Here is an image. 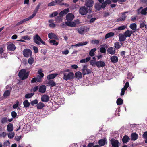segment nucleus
Masks as SVG:
<instances>
[{"label": "nucleus", "mask_w": 147, "mask_h": 147, "mask_svg": "<svg viewBox=\"0 0 147 147\" xmlns=\"http://www.w3.org/2000/svg\"><path fill=\"white\" fill-rule=\"evenodd\" d=\"M38 74H39L36 77H34L32 78L31 81V83L38 82H41L42 81V78L43 77L44 74L42 73V71L39 70L38 71Z\"/></svg>", "instance_id": "obj_1"}, {"label": "nucleus", "mask_w": 147, "mask_h": 147, "mask_svg": "<svg viewBox=\"0 0 147 147\" xmlns=\"http://www.w3.org/2000/svg\"><path fill=\"white\" fill-rule=\"evenodd\" d=\"M30 72L26 71L25 69L21 70L18 73V76L19 78H21L22 80H24L27 79L28 77Z\"/></svg>", "instance_id": "obj_2"}, {"label": "nucleus", "mask_w": 147, "mask_h": 147, "mask_svg": "<svg viewBox=\"0 0 147 147\" xmlns=\"http://www.w3.org/2000/svg\"><path fill=\"white\" fill-rule=\"evenodd\" d=\"M33 40L34 42L40 45V43L43 45H45V43L41 39L38 34H36L33 38Z\"/></svg>", "instance_id": "obj_3"}, {"label": "nucleus", "mask_w": 147, "mask_h": 147, "mask_svg": "<svg viewBox=\"0 0 147 147\" xmlns=\"http://www.w3.org/2000/svg\"><path fill=\"white\" fill-rule=\"evenodd\" d=\"M89 28L85 26L81 27L79 28H77L76 30L78 33L81 34H84V33L89 31Z\"/></svg>", "instance_id": "obj_4"}, {"label": "nucleus", "mask_w": 147, "mask_h": 147, "mask_svg": "<svg viewBox=\"0 0 147 147\" xmlns=\"http://www.w3.org/2000/svg\"><path fill=\"white\" fill-rule=\"evenodd\" d=\"M63 78L66 81L68 80L73 79L74 78V74L73 72H69L68 74L64 73Z\"/></svg>", "instance_id": "obj_5"}, {"label": "nucleus", "mask_w": 147, "mask_h": 147, "mask_svg": "<svg viewBox=\"0 0 147 147\" xmlns=\"http://www.w3.org/2000/svg\"><path fill=\"white\" fill-rule=\"evenodd\" d=\"M24 56L26 57H31L32 55V53L31 50L29 49H26L23 51Z\"/></svg>", "instance_id": "obj_6"}, {"label": "nucleus", "mask_w": 147, "mask_h": 147, "mask_svg": "<svg viewBox=\"0 0 147 147\" xmlns=\"http://www.w3.org/2000/svg\"><path fill=\"white\" fill-rule=\"evenodd\" d=\"M88 8L85 6L81 7L79 10V12L82 15H86L88 13Z\"/></svg>", "instance_id": "obj_7"}, {"label": "nucleus", "mask_w": 147, "mask_h": 147, "mask_svg": "<svg viewBox=\"0 0 147 147\" xmlns=\"http://www.w3.org/2000/svg\"><path fill=\"white\" fill-rule=\"evenodd\" d=\"M82 72L83 75H85L86 74H89L91 72L90 69L87 68V65H84L83 66V68L82 69Z\"/></svg>", "instance_id": "obj_8"}, {"label": "nucleus", "mask_w": 147, "mask_h": 147, "mask_svg": "<svg viewBox=\"0 0 147 147\" xmlns=\"http://www.w3.org/2000/svg\"><path fill=\"white\" fill-rule=\"evenodd\" d=\"M93 63L95 64L98 68L104 67L105 65V63L104 61H99L93 62Z\"/></svg>", "instance_id": "obj_9"}, {"label": "nucleus", "mask_w": 147, "mask_h": 147, "mask_svg": "<svg viewBox=\"0 0 147 147\" xmlns=\"http://www.w3.org/2000/svg\"><path fill=\"white\" fill-rule=\"evenodd\" d=\"M7 49L8 50L10 51H13L16 49V47L14 44L10 42L7 44Z\"/></svg>", "instance_id": "obj_10"}, {"label": "nucleus", "mask_w": 147, "mask_h": 147, "mask_svg": "<svg viewBox=\"0 0 147 147\" xmlns=\"http://www.w3.org/2000/svg\"><path fill=\"white\" fill-rule=\"evenodd\" d=\"M111 143L112 147H118L119 142L118 140L113 138L110 140Z\"/></svg>", "instance_id": "obj_11"}, {"label": "nucleus", "mask_w": 147, "mask_h": 147, "mask_svg": "<svg viewBox=\"0 0 147 147\" xmlns=\"http://www.w3.org/2000/svg\"><path fill=\"white\" fill-rule=\"evenodd\" d=\"M59 0H55L51 2L48 4V6H55L56 5H60L61 3L60 1H59Z\"/></svg>", "instance_id": "obj_12"}, {"label": "nucleus", "mask_w": 147, "mask_h": 147, "mask_svg": "<svg viewBox=\"0 0 147 147\" xmlns=\"http://www.w3.org/2000/svg\"><path fill=\"white\" fill-rule=\"evenodd\" d=\"M102 5H103V4L100 5V3H97L95 4L94 5V8L96 10L99 11L100 10L101 8H105V7H103V6Z\"/></svg>", "instance_id": "obj_13"}, {"label": "nucleus", "mask_w": 147, "mask_h": 147, "mask_svg": "<svg viewBox=\"0 0 147 147\" xmlns=\"http://www.w3.org/2000/svg\"><path fill=\"white\" fill-rule=\"evenodd\" d=\"M46 90V86L45 85H42L39 88V91L42 93H45Z\"/></svg>", "instance_id": "obj_14"}, {"label": "nucleus", "mask_w": 147, "mask_h": 147, "mask_svg": "<svg viewBox=\"0 0 147 147\" xmlns=\"http://www.w3.org/2000/svg\"><path fill=\"white\" fill-rule=\"evenodd\" d=\"M74 18V16L72 13H69L66 16V19L68 21H71Z\"/></svg>", "instance_id": "obj_15"}, {"label": "nucleus", "mask_w": 147, "mask_h": 147, "mask_svg": "<svg viewBox=\"0 0 147 147\" xmlns=\"http://www.w3.org/2000/svg\"><path fill=\"white\" fill-rule=\"evenodd\" d=\"M107 52L108 53L111 55H114L116 53L115 49L113 47H110L107 49Z\"/></svg>", "instance_id": "obj_16"}, {"label": "nucleus", "mask_w": 147, "mask_h": 147, "mask_svg": "<svg viewBox=\"0 0 147 147\" xmlns=\"http://www.w3.org/2000/svg\"><path fill=\"white\" fill-rule=\"evenodd\" d=\"M48 36L50 39L54 38L56 40L58 39V36L55 34L53 33H49Z\"/></svg>", "instance_id": "obj_17"}, {"label": "nucleus", "mask_w": 147, "mask_h": 147, "mask_svg": "<svg viewBox=\"0 0 147 147\" xmlns=\"http://www.w3.org/2000/svg\"><path fill=\"white\" fill-rule=\"evenodd\" d=\"M49 100V96L47 95H43L41 97V100L44 102H47Z\"/></svg>", "instance_id": "obj_18"}, {"label": "nucleus", "mask_w": 147, "mask_h": 147, "mask_svg": "<svg viewBox=\"0 0 147 147\" xmlns=\"http://www.w3.org/2000/svg\"><path fill=\"white\" fill-rule=\"evenodd\" d=\"M58 75L57 73L50 74L47 76V79L49 80H52L51 79H54Z\"/></svg>", "instance_id": "obj_19"}, {"label": "nucleus", "mask_w": 147, "mask_h": 147, "mask_svg": "<svg viewBox=\"0 0 147 147\" xmlns=\"http://www.w3.org/2000/svg\"><path fill=\"white\" fill-rule=\"evenodd\" d=\"M65 24L67 26L71 27H75L77 25L76 24L73 22L67 21L65 22Z\"/></svg>", "instance_id": "obj_20"}, {"label": "nucleus", "mask_w": 147, "mask_h": 147, "mask_svg": "<svg viewBox=\"0 0 147 147\" xmlns=\"http://www.w3.org/2000/svg\"><path fill=\"white\" fill-rule=\"evenodd\" d=\"M94 1L92 0H88L86 3L85 5L86 7H92L93 5Z\"/></svg>", "instance_id": "obj_21"}, {"label": "nucleus", "mask_w": 147, "mask_h": 147, "mask_svg": "<svg viewBox=\"0 0 147 147\" xmlns=\"http://www.w3.org/2000/svg\"><path fill=\"white\" fill-rule=\"evenodd\" d=\"M138 137V135L136 133H132L131 135V139L133 141H135L137 140Z\"/></svg>", "instance_id": "obj_22"}, {"label": "nucleus", "mask_w": 147, "mask_h": 147, "mask_svg": "<svg viewBox=\"0 0 147 147\" xmlns=\"http://www.w3.org/2000/svg\"><path fill=\"white\" fill-rule=\"evenodd\" d=\"M41 4L40 3H39L36 7L35 10L33 12V13L32 14V16L34 18L36 15V13L38 12V10L39 9V8Z\"/></svg>", "instance_id": "obj_23"}, {"label": "nucleus", "mask_w": 147, "mask_h": 147, "mask_svg": "<svg viewBox=\"0 0 147 147\" xmlns=\"http://www.w3.org/2000/svg\"><path fill=\"white\" fill-rule=\"evenodd\" d=\"M119 40L120 42H124L126 38L124 34H120L119 35Z\"/></svg>", "instance_id": "obj_24"}, {"label": "nucleus", "mask_w": 147, "mask_h": 147, "mask_svg": "<svg viewBox=\"0 0 147 147\" xmlns=\"http://www.w3.org/2000/svg\"><path fill=\"white\" fill-rule=\"evenodd\" d=\"M110 59L111 62L113 63H116L118 61V58L116 56H113L111 57Z\"/></svg>", "instance_id": "obj_25"}, {"label": "nucleus", "mask_w": 147, "mask_h": 147, "mask_svg": "<svg viewBox=\"0 0 147 147\" xmlns=\"http://www.w3.org/2000/svg\"><path fill=\"white\" fill-rule=\"evenodd\" d=\"M133 34V32L131 30H127L124 33V34L125 35L126 38L130 37L131 35Z\"/></svg>", "instance_id": "obj_26"}, {"label": "nucleus", "mask_w": 147, "mask_h": 147, "mask_svg": "<svg viewBox=\"0 0 147 147\" xmlns=\"http://www.w3.org/2000/svg\"><path fill=\"white\" fill-rule=\"evenodd\" d=\"M47 84L49 86L51 87L55 86H56V83L53 80H49L48 81Z\"/></svg>", "instance_id": "obj_27"}, {"label": "nucleus", "mask_w": 147, "mask_h": 147, "mask_svg": "<svg viewBox=\"0 0 147 147\" xmlns=\"http://www.w3.org/2000/svg\"><path fill=\"white\" fill-rule=\"evenodd\" d=\"M130 140L129 138L127 135H125L122 138V140L123 143H127Z\"/></svg>", "instance_id": "obj_28"}, {"label": "nucleus", "mask_w": 147, "mask_h": 147, "mask_svg": "<svg viewBox=\"0 0 147 147\" xmlns=\"http://www.w3.org/2000/svg\"><path fill=\"white\" fill-rule=\"evenodd\" d=\"M7 130L8 132H11L13 131V124L11 123H9L7 125Z\"/></svg>", "instance_id": "obj_29"}, {"label": "nucleus", "mask_w": 147, "mask_h": 147, "mask_svg": "<svg viewBox=\"0 0 147 147\" xmlns=\"http://www.w3.org/2000/svg\"><path fill=\"white\" fill-rule=\"evenodd\" d=\"M114 35V33L112 32H110L106 34L105 36V39H107V38L111 37Z\"/></svg>", "instance_id": "obj_30"}, {"label": "nucleus", "mask_w": 147, "mask_h": 147, "mask_svg": "<svg viewBox=\"0 0 147 147\" xmlns=\"http://www.w3.org/2000/svg\"><path fill=\"white\" fill-rule=\"evenodd\" d=\"M97 50L96 48H94L92 49L89 52V55L91 57H93L94 56V53Z\"/></svg>", "instance_id": "obj_31"}, {"label": "nucleus", "mask_w": 147, "mask_h": 147, "mask_svg": "<svg viewBox=\"0 0 147 147\" xmlns=\"http://www.w3.org/2000/svg\"><path fill=\"white\" fill-rule=\"evenodd\" d=\"M76 77L78 79H79L82 77V74L81 72L79 71L76 72L75 73Z\"/></svg>", "instance_id": "obj_32"}, {"label": "nucleus", "mask_w": 147, "mask_h": 147, "mask_svg": "<svg viewBox=\"0 0 147 147\" xmlns=\"http://www.w3.org/2000/svg\"><path fill=\"white\" fill-rule=\"evenodd\" d=\"M45 106V105L43 103L40 102L39 103H38L36 106L38 109H41L43 108Z\"/></svg>", "instance_id": "obj_33"}, {"label": "nucleus", "mask_w": 147, "mask_h": 147, "mask_svg": "<svg viewBox=\"0 0 147 147\" xmlns=\"http://www.w3.org/2000/svg\"><path fill=\"white\" fill-rule=\"evenodd\" d=\"M105 139H100L98 141V144L100 146H102L105 145Z\"/></svg>", "instance_id": "obj_34"}, {"label": "nucleus", "mask_w": 147, "mask_h": 147, "mask_svg": "<svg viewBox=\"0 0 147 147\" xmlns=\"http://www.w3.org/2000/svg\"><path fill=\"white\" fill-rule=\"evenodd\" d=\"M23 104L24 107L26 108L30 106V104L28 100H26L24 101Z\"/></svg>", "instance_id": "obj_35"}, {"label": "nucleus", "mask_w": 147, "mask_h": 147, "mask_svg": "<svg viewBox=\"0 0 147 147\" xmlns=\"http://www.w3.org/2000/svg\"><path fill=\"white\" fill-rule=\"evenodd\" d=\"M130 28L133 30H135L136 29L137 25L135 23L131 24L129 26Z\"/></svg>", "instance_id": "obj_36"}, {"label": "nucleus", "mask_w": 147, "mask_h": 147, "mask_svg": "<svg viewBox=\"0 0 147 147\" xmlns=\"http://www.w3.org/2000/svg\"><path fill=\"white\" fill-rule=\"evenodd\" d=\"M11 89H12V88H11L10 90H6L4 92V93L3 94L4 96L5 97L9 96L10 94L11 90Z\"/></svg>", "instance_id": "obj_37"}, {"label": "nucleus", "mask_w": 147, "mask_h": 147, "mask_svg": "<svg viewBox=\"0 0 147 147\" xmlns=\"http://www.w3.org/2000/svg\"><path fill=\"white\" fill-rule=\"evenodd\" d=\"M126 28H127L126 26L125 25H123L118 27L116 29V30H122L125 29Z\"/></svg>", "instance_id": "obj_38"}, {"label": "nucleus", "mask_w": 147, "mask_h": 147, "mask_svg": "<svg viewBox=\"0 0 147 147\" xmlns=\"http://www.w3.org/2000/svg\"><path fill=\"white\" fill-rule=\"evenodd\" d=\"M90 57H86L85 59H83L81 60L80 62V63H85L87 62L90 60Z\"/></svg>", "instance_id": "obj_39"}, {"label": "nucleus", "mask_w": 147, "mask_h": 147, "mask_svg": "<svg viewBox=\"0 0 147 147\" xmlns=\"http://www.w3.org/2000/svg\"><path fill=\"white\" fill-rule=\"evenodd\" d=\"M111 2L110 0H106L105 1H104V2L103 3H102L103 4V5H102L103 7L105 8L106 7V5L107 4H111Z\"/></svg>", "instance_id": "obj_40"}, {"label": "nucleus", "mask_w": 147, "mask_h": 147, "mask_svg": "<svg viewBox=\"0 0 147 147\" xmlns=\"http://www.w3.org/2000/svg\"><path fill=\"white\" fill-rule=\"evenodd\" d=\"M114 47L116 49H119L121 47V45L119 42H116L114 44Z\"/></svg>", "instance_id": "obj_41"}, {"label": "nucleus", "mask_w": 147, "mask_h": 147, "mask_svg": "<svg viewBox=\"0 0 147 147\" xmlns=\"http://www.w3.org/2000/svg\"><path fill=\"white\" fill-rule=\"evenodd\" d=\"M147 7L145 8L142 9L140 12L141 14L146 15L147 14Z\"/></svg>", "instance_id": "obj_42"}, {"label": "nucleus", "mask_w": 147, "mask_h": 147, "mask_svg": "<svg viewBox=\"0 0 147 147\" xmlns=\"http://www.w3.org/2000/svg\"><path fill=\"white\" fill-rule=\"evenodd\" d=\"M33 18V16L32 15H31L30 16H29V17L27 18H25V19H24L23 20H22V21L23 23L25 22H26L30 20L31 19H32Z\"/></svg>", "instance_id": "obj_43"}, {"label": "nucleus", "mask_w": 147, "mask_h": 147, "mask_svg": "<svg viewBox=\"0 0 147 147\" xmlns=\"http://www.w3.org/2000/svg\"><path fill=\"white\" fill-rule=\"evenodd\" d=\"M34 94V93H28L25 95V97L26 98H31Z\"/></svg>", "instance_id": "obj_44"}, {"label": "nucleus", "mask_w": 147, "mask_h": 147, "mask_svg": "<svg viewBox=\"0 0 147 147\" xmlns=\"http://www.w3.org/2000/svg\"><path fill=\"white\" fill-rule=\"evenodd\" d=\"M7 121V118L6 117L2 118L1 120V122L2 124H4L5 123H6Z\"/></svg>", "instance_id": "obj_45"}, {"label": "nucleus", "mask_w": 147, "mask_h": 147, "mask_svg": "<svg viewBox=\"0 0 147 147\" xmlns=\"http://www.w3.org/2000/svg\"><path fill=\"white\" fill-rule=\"evenodd\" d=\"M116 103L118 105L122 104L123 103V100L121 98H118L117 100Z\"/></svg>", "instance_id": "obj_46"}, {"label": "nucleus", "mask_w": 147, "mask_h": 147, "mask_svg": "<svg viewBox=\"0 0 147 147\" xmlns=\"http://www.w3.org/2000/svg\"><path fill=\"white\" fill-rule=\"evenodd\" d=\"M9 138L10 139L13 138L15 136V133L13 132L9 133L7 134Z\"/></svg>", "instance_id": "obj_47"}, {"label": "nucleus", "mask_w": 147, "mask_h": 147, "mask_svg": "<svg viewBox=\"0 0 147 147\" xmlns=\"http://www.w3.org/2000/svg\"><path fill=\"white\" fill-rule=\"evenodd\" d=\"M127 13V12H124L122 13L121 16V19L122 20H123V21L125 20L127 17L125 14Z\"/></svg>", "instance_id": "obj_48"}, {"label": "nucleus", "mask_w": 147, "mask_h": 147, "mask_svg": "<svg viewBox=\"0 0 147 147\" xmlns=\"http://www.w3.org/2000/svg\"><path fill=\"white\" fill-rule=\"evenodd\" d=\"M142 137L146 139L145 142L147 143V131H146L144 133Z\"/></svg>", "instance_id": "obj_49"}, {"label": "nucleus", "mask_w": 147, "mask_h": 147, "mask_svg": "<svg viewBox=\"0 0 147 147\" xmlns=\"http://www.w3.org/2000/svg\"><path fill=\"white\" fill-rule=\"evenodd\" d=\"M21 38L22 39L26 40H30L31 39L30 37L28 35H26L22 36Z\"/></svg>", "instance_id": "obj_50"}, {"label": "nucleus", "mask_w": 147, "mask_h": 147, "mask_svg": "<svg viewBox=\"0 0 147 147\" xmlns=\"http://www.w3.org/2000/svg\"><path fill=\"white\" fill-rule=\"evenodd\" d=\"M50 43L51 44H53V45L57 46L58 44V42H56V40H51L50 41Z\"/></svg>", "instance_id": "obj_51"}, {"label": "nucleus", "mask_w": 147, "mask_h": 147, "mask_svg": "<svg viewBox=\"0 0 147 147\" xmlns=\"http://www.w3.org/2000/svg\"><path fill=\"white\" fill-rule=\"evenodd\" d=\"M34 61V59L32 57H31L28 60V63L30 65H32L33 64Z\"/></svg>", "instance_id": "obj_52"}, {"label": "nucleus", "mask_w": 147, "mask_h": 147, "mask_svg": "<svg viewBox=\"0 0 147 147\" xmlns=\"http://www.w3.org/2000/svg\"><path fill=\"white\" fill-rule=\"evenodd\" d=\"M62 20V17H61V16H57V17L55 19V20L56 21L58 22H61Z\"/></svg>", "instance_id": "obj_53"}, {"label": "nucleus", "mask_w": 147, "mask_h": 147, "mask_svg": "<svg viewBox=\"0 0 147 147\" xmlns=\"http://www.w3.org/2000/svg\"><path fill=\"white\" fill-rule=\"evenodd\" d=\"M38 103V101L37 99H35L33 101H31L30 104L32 106H33L35 104H37Z\"/></svg>", "instance_id": "obj_54"}, {"label": "nucleus", "mask_w": 147, "mask_h": 147, "mask_svg": "<svg viewBox=\"0 0 147 147\" xmlns=\"http://www.w3.org/2000/svg\"><path fill=\"white\" fill-rule=\"evenodd\" d=\"M11 115L13 118H15L17 115V113L14 111H12L11 113Z\"/></svg>", "instance_id": "obj_55"}, {"label": "nucleus", "mask_w": 147, "mask_h": 147, "mask_svg": "<svg viewBox=\"0 0 147 147\" xmlns=\"http://www.w3.org/2000/svg\"><path fill=\"white\" fill-rule=\"evenodd\" d=\"M58 14V12L57 11H55L53 12L50 15V17H53L54 16H57Z\"/></svg>", "instance_id": "obj_56"}, {"label": "nucleus", "mask_w": 147, "mask_h": 147, "mask_svg": "<svg viewBox=\"0 0 147 147\" xmlns=\"http://www.w3.org/2000/svg\"><path fill=\"white\" fill-rule=\"evenodd\" d=\"M10 142L9 141H5L3 143V146L4 147H7L9 145Z\"/></svg>", "instance_id": "obj_57"}, {"label": "nucleus", "mask_w": 147, "mask_h": 147, "mask_svg": "<svg viewBox=\"0 0 147 147\" xmlns=\"http://www.w3.org/2000/svg\"><path fill=\"white\" fill-rule=\"evenodd\" d=\"M129 83L128 82H126L125 85L124 87L123 88L125 89V90H127V88L129 87Z\"/></svg>", "instance_id": "obj_58"}, {"label": "nucleus", "mask_w": 147, "mask_h": 147, "mask_svg": "<svg viewBox=\"0 0 147 147\" xmlns=\"http://www.w3.org/2000/svg\"><path fill=\"white\" fill-rule=\"evenodd\" d=\"M100 51L102 53H105L106 52V50L104 47H102L100 48Z\"/></svg>", "instance_id": "obj_59"}, {"label": "nucleus", "mask_w": 147, "mask_h": 147, "mask_svg": "<svg viewBox=\"0 0 147 147\" xmlns=\"http://www.w3.org/2000/svg\"><path fill=\"white\" fill-rule=\"evenodd\" d=\"M63 1H61L60 3H61V4L60 5V6H62L63 5H65L66 7H69V4L64 3L63 2Z\"/></svg>", "instance_id": "obj_60"}, {"label": "nucleus", "mask_w": 147, "mask_h": 147, "mask_svg": "<svg viewBox=\"0 0 147 147\" xmlns=\"http://www.w3.org/2000/svg\"><path fill=\"white\" fill-rule=\"evenodd\" d=\"M145 22H143L142 23H140V28H144V27H145V28H146V25L145 24Z\"/></svg>", "instance_id": "obj_61"}, {"label": "nucleus", "mask_w": 147, "mask_h": 147, "mask_svg": "<svg viewBox=\"0 0 147 147\" xmlns=\"http://www.w3.org/2000/svg\"><path fill=\"white\" fill-rule=\"evenodd\" d=\"M64 15L67 14L69 11V8H67L63 10L62 11Z\"/></svg>", "instance_id": "obj_62"}, {"label": "nucleus", "mask_w": 147, "mask_h": 147, "mask_svg": "<svg viewBox=\"0 0 147 147\" xmlns=\"http://www.w3.org/2000/svg\"><path fill=\"white\" fill-rule=\"evenodd\" d=\"M33 49L35 53H38V49L37 47L34 46L33 47Z\"/></svg>", "instance_id": "obj_63"}, {"label": "nucleus", "mask_w": 147, "mask_h": 147, "mask_svg": "<svg viewBox=\"0 0 147 147\" xmlns=\"http://www.w3.org/2000/svg\"><path fill=\"white\" fill-rule=\"evenodd\" d=\"M92 43L94 44H98L99 43V41L98 40H92Z\"/></svg>", "instance_id": "obj_64"}]
</instances>
